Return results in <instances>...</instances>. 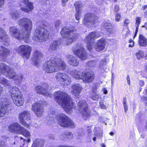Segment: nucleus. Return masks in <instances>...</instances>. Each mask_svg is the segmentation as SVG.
I'll use <instances>...</instances> for the list:
<instances>
[{"label":"nucleus","mask_w":147,"mask_h":147,"mask_svg":"<svg viewBox=\"0 0 147 147\" xmlns=\"http://www.w3.org/2000/svg\"><path fill=\"white\" fill-rule=\"evenodd\" d=\"M18 24L20 26L25 29L24 31L18 30L16 26H13L10 28V34L16 39H23L25 42H27L32 28V22L29 19L24 18L20 19Z\"/></svg>","instance_id":"obj_1"},{"label":"nucleus","mask_w":147,"mask_h":147,"mask_svg":"<svg viewBox=\"0 0 147 147\" xmlns=\"http://www.w3.org/2000/svg\"><path fill=\"white\" fill-rule=\"evenodd\" d=\"M57 102L67 113L70 112L75 107L74 103L68 94L64 92L58 91L54 95Z\"/></svg>","instance_id":"obj_2"},{"label":"nucleus","mask_w":147,"mask_h":147,"mask_svg":"<svg viewBox=\"0 0 147 147\" xmlns=\"http://www.w3.org/2000/svg\"><path fill=\"white\" fill-rule=\"evenodd\" d=\"M53 115L51 116L49 123L48 124H50V121H53L54 120V118L56 117L57 119L58 124L61 126L66 127L74 128L76 125L74 122L70 119L67 116L61 113H58L57 110L53 109L51 111L50 115Z\"/></svg>","instance_id":"obj_3"},{"label":"nucleus","mask_w":147,"mask_h":147,"mask_svg":"<svg viewBox=\"0 0 147 147\" xmlns=\"http://www.w3.org/2000/svg\"><path fill=\"white\" fill-rule=\"evenodd\" d=\"M77 30L74 26L68 24L63 27L60 32L61 36L67 39L66 40L68 45L72 43L77 38L78 34L76 32Z\"/></svg>","instance_id":"obj_4"},{"label":"nucleus","mask_w":147,"mask_h":147,"mask_svg":"<svg viewBox=\"0 0 147 147\" xmlns=\"http://www.w3.org/2000/svg\"><path fill=\"white\" fill-rule=\"evenodd\" d=\"M11 97L14 104L18 106L22 105L24 103V97L20 90L15 86H10L8 89Z\"/></svg>","instance_id":"obj_5"},{"label":"nucleus","mask_w":147,"mask_h":147,"mask_svg":"<svg viewBox=\"0 0 147 147\" xmlns=\"http://www.w3.org/2000/svg\"><path fill=\"white\" fill-rule=\"evenodd\" d=\"M47 27L44 24H41L37 26L34 36L38 40H45L48 38L49 33L47 30Z\"/></svg>","instance_id":"obj_6"},{"label":"nucleus","mask_w":147,"mask_h":147,"mask_svg":"<svg viewBox=\"0 0 147 147\" xmlns=\"http://www.w3.org/2000/svg\"><path fill=\"white\" fill-rule=\"evenodd\" d=\"M11 132L19 134H22L27 138L30 137V133L27 130L21 126L18 123H13L9 127Z\"/></svg>","instance_id":"obj_7"},{"label":"nucleus","mask_w":147,"mask_h":147,"mask_svg":"<svg viewBox=\"0 0 147 147\" xmlns=\"http://www.w3.org/2000/svg\"><path fill=\"white\" fill-rule=\"evenodd\" d=\"M80 111L82 117L85 120L89 118L90 115V111L88 109L86 101L82 100L78 103Z\"/></svg>","instance_id":"obj_8"},{"label":"nucleus","mask_w":147,"mask_h":147,"mask_svg":"<svg viewBox=\"0 0 147 147\" xmlns=\"http://www.w3.org/2000/svg\"><path fill=\"white\" fill-rule=\"evenodd\" d=\"M0 103V118L4 117L11 110V104L9 99L3 98Z\"/></svg>","instance_id":"obj_9"},{"label":"nucleus","mask_w":147,"mask_h":147,"mask_svg":"<svg viewBox=\"0 0 147 147\" xmlns=\"http://www.w3.org/2000/svg\"><path fill=\"white\" fill-rule=\"evenodd\" d=\"M98 20L95 15L90 13L85 14L83 20V24L88 28L97 23Z\"/></svg>","instance_id":"obj_10"},{"label":"nucleus","mask_w":147,"mask_h":147,"mask_svg":"<svg viewBox=\"0 0 147 147\" xmlns=\"http://www.w3.org/2000/svg\"><path fill=\"white\" fill-rule=\"evenodd\" d=\"M99 36L98 32H91L87 37L85 40L88 43L87 48L89 51H91L93 49L92 43H94V40Z\"/></svg>","instance_id":"obj_11"},{"label":"nucleus","mask_w":147,"mask_h":147,"mask_svg":"<svg viewBox=\"0 0 147 147\" xmlns=\"http://www.w3.org/2000/svg\"><path fill=\"white\" fill-rule=\"evenodd\" d=\"M56 63L55 61L50 60L45 63L43 65L44 71L47 73H51L57 71Z\"/></svg>","instance_id":"obj_12"},{"label":"nucleus","mask_w":147,"mask_h":147,"mask_svg":"<svg viewBox=\"0 0 147 147\" xmlns=\"http://www.w3.org/2000/svg\"><path fill=\"white\" fill-rule=\"evenodd\" d=\"M19 6L21 10L26 13L32 12L34 8L33 3L29 0H22Z\"/></svg>","instance_id":"obj_13"},{"label":"nucleus","mask_w":147,"mask_h":147,"mask_svg":"<svg viewBox=\"0 0 147 147\" xmlns=\"http://www.w3.org/2000/svg\"><path fill=\"white\" fill-rule=\"evenodd\" d=\"M55 77L57 81L64 86H67L71 82V79L65 73L59 72L57 73Z\"/></svg>","instance_id":"obj_14"},{"label":"nucleus","mask_w":147,"mask_h":147,"mask_svg":"<svg viewBox=\"0 0 147 147\" xmlns=\"http://www.w3.org/2000/svg\"><path fill=\"white\" fill-rule=\"evenodd\" d=\"M9 68L6 72V75L10 79L17 80L19 83H21L24 78L23 75H20L18 76L14 72L13 68H11L10 67H9Z\"/></svg>","instance_id":"obj_15"},{"label":"nucleus","mask_w":147,"mask_h":147,"mask_svg":"<svg viewBox=\"0 0 147 147\" xmlns=\"http://www.w3.org/2000/svg\"><path fill=\"white\" fill-rule=\"evenodd\" d=\"M19 120L20 123L25 127H28V125L27 124L24 119L29 120L30 119V114L28 111H25L21 112L19 114Z\"/></svg>","instance_id":"obj_16"},{"label":"nucleus","mask_w":147,"mask_h":147,"mask_svg":"<svg viewBox=\"0 0 147 147\" xmlns=\"http://www.w3.org/2000/svg\"><path fill=\"white\" fill-rule=\"evenodd\" d=\"M49 86L47 84H43L42 86L37 85L35 88V91L39 94H41L45 96L51 97L50 92L48 90Z\"/></svg>","instance_id":"obj_17"},{"label":"nucleus","mask_w":147,"mask_h":147,"mask_svg":"<svg viewBox=\"0 0 147 147\" xmlns=\"http://www.w3.org/2000/svg\"><path fill=\"white\" fill-rule=\"evenodd\" d=\"M16 50L18 54H22V55H30L32 48L28 45H22L20 46Z\"/></svg>","instance_id":"obj_18"},{"label":"nucleus","mask_w":147,"mask_h":147,"mask_svg":"<svg viewBox=\"0 0 147 147\" xmlns=\"http://www.w3.org/2000/svg\"><path fill=\"white\" fill-rule=\"evenodd\" d=\"M72 51L75 55H87L84 47L80 44H77L72 48Z\"/></svg>","instance_id":"obj_19"},{"label":"nucleus","mask_w":147,"mask_h":147,"mask_svg":"<svg viewBox=\"0 0 147 147\" xmlns=\"http://www.w3.org/2000/svg\"><path fill=\"white\" fill-rule=\"evenodd\" d=\"M0 38L1 41L6 46L9 45V40L4 30L0 27Z\"/></svg>","instance_id":"obj_20"},{"label":"nucleus","mask_w":147,"mask_h":147,"mask_svg":"<svg viewBox=\"0 0 147 147\" xmlns=\"http://www.w3.org/2000/svg\"><path fill=\"white\" fill-rule=\"evenodd\" d=\"M32 110L36 115L39 117L42 115L43 112L41 105L38 102L34 103L32 106Z\"/></svg>","instance_id":"obj_21"},{"label":"nucleus","mask_w":147,"mask_h":147,"mask_svg":"<svg viewBox=\"0 0 147 147\" xmlns=\"http://www.w3.org/2000/svg\"><path fill=\"white\" fill-rule=\"evenodd\" d=\"M83 74L82 79L84 82L86 83L92 82L94 77V74L92 71L84 73Z\"/></svg>","instance_id":"obj_22"},{"label":"nucleus","mask_w":147,"mask_h":147,"mask_svg":"<svg viewBox=\"0 0 147 147\" xmlns=\"http://www.w3.org/2000/svg\"><path fill=\"white\" fill-rule=\"evenodd\" d=\"M82 89V88L80 84L76 83L72 86L71 92L75 97L78 96Z\"/></svg>","instance_id":"obj_23"},{"label":"nucleus","mask_w":147,"mask_h":147,"mask_svg":"<svg viewBox=\"0 0 147 147\" xmlns=\"http://www.w3.org/2000/svg\"><path fill=\"white\" fill-rule=\"evenodd\" d=\"M105 40L104 38H101L99 40L95 45L96 50L99 52L103 50L105 48Z\"/></svg>","instance_id":"obj_24"},{"label":"nucleus","mask_w":147,"mask_h":147,"mask_svg":"<svg viewBox=\"0 0 147 147\" xmlns=\"http://www.w3.org/2000/svg\"><path fill=\"white\" fill-rule=\"evenodd\" d=\"M83 73L75 69L71 71L70 72L73 77L77 80L82 79Z\"/></svg>","instance_id":"obj_25"},{"label":"nucleus","mask_w":147,"mask_h":147,"mask_svg":"<svg viewBox=\"0 0 147 147\" xmlns=\"http://www.w3.org/2000/svg\"><path fill=\"white\" fill-rule=\"evenodd\" d=\"M56 63V67L57 68V70H63L66 69V65L62 60L60 59H58L57 61H55Z\"/></svg>","instance_id":"obj_26"},{"label":"nucleus","mask_w":147,"mask_h":147,"mask_svg":"<svg viewBox=\"0 0 147 147\" xmlns=\"http://www.w3.org/2000/svg\"><path fill=\"white\" fill-rule=\"evenodd\" d=\"M67 57V61L71 65L74 66H77L79 63V61L77 59L76 57L73 56H69Z\"/></svg>","instance_id":"obj_27"},{"label":"nucleus","mask_w":147,"mask_h":147,"mask_svg":"<svg viewBox=\"0 0 147 147\" xmlns=\"http://www.w3.org/2000/svg\"><path fill=\"white\" fill-rule=\"evenodd\" d=\"M61 44V41L59 40H56L53 41L50 46V50L54 51L57 49L59 46Z\"/></svg>","instance_id":"obj_28"},{"label":"nucleus","mask_w":147,"mask_h":147,"mask_svg":"<svg viewBox=\"0 0 147 147\" xmlns=\"http://www.w3.org/2000/svg\"><path fill=\"white\" fill-rule=\"evenodd\" d=\"M44 142L43 140L36 139L34 141L32 147H43Z\"/></svg>","instance_id":"obj_29"},{"label":"nucleus","mask_w":147,"mask_h":147,"mask_svg":"<svg viewBox=\"0 0 147 147\" xmlns=\"http://www.w3.org/2000/svg\"><path fill=\"white\" fill-rule=\"evenodd\" d=\"M138 42L140 46L146 47L147 46V39L142 34H140Z\"/></svg>","instance_id":"obj_30"},{"label":"nucleus","mask_w":147,"mask_h":147,"mask_svg":"<svg viewBox=\"0 0 147 147\" xmlns=\"http://www.w3.org/2000/svg\"><path fill=\"white\" fill-rule=\"evenodd\" d=\"M104 28L107 29V33L108 34H112L113 32L112 26L111 23L108 22L105 23L103 26Z\"/></svg>","instance_id":"obj_31"},{"label":"nucleus","mask_w":147,"mask_h":147,"mask_svg":"<svg viewBox=\"0 0 147 147\" xmlns=\"http://www.w3.org/2000/svg\"><path fill=\"white\" fill-rule=\"evenodd\" d=\"M41 56H33L32 60L35 66H38L41 62Z\"/></svg>","instance_id":"obj_32"},{"label":"nucleus","mask_w":147,"mask_h":147,"mask_svg":"<svg viewBox=\"0 0 147 147\" xmlns=\"http://www.w3.org/2000/svg\"><path fill=\"white\" fill-rule=\"evenodd\" d=\"M10 53L9 49L2 45L0 46V55H8Z\"/></svg>","instance_id":"obj_33"},{"label":"nucleus","mask_w":147,"mask_h":147,"mask_svg":"<svg viewBox=\"0 0 147 147\" xmlns=\"http://www.w3.org/2000/svg\"><path fill=\"white\" fill-rule=\"evenodd\" d=\"M0 66V75L1 74L6 75V72L7 70L9 69V66H7V65L3 63L1 64Z\"/></svg>","instance_id":"obj_34"},{"label":"nucleus","mask_w":147,"mask_h":147,"mask_svg":"<svg viewBox=\"0 0 147 147\" xmlns=\"http://www.w3.org/2000/svg\"><path fill=\"white\" fill-rule=\"evenodd\" d=\"M0 83L4 86H9L11 84L10 81L3 78H0Z\"/></svg>","instance_id":"obj_35"},{"label":"nucleus","mask_w":147,"mask_h":147,"mask_svg":"<svg viewBox=\"0 0 147 147\" xmlns=\"http://www.w3.org/2000/svg\"><path fill=\"white\" fill-rule=\"evenodd\" d=\"M20 10L13 11L11 13V15L13 18L16 19L20 17Z\"/></svg>","instance_id":"obj_36"},{"label":"nucleus","mask_w":147,"mask_h":147,"mask_svg":"<svg viewBox=\"0 0 147 147\" xmlns=\"http://www.w3.org/2000/svg\"><path fill=\"white\" fill-rule=\"evenodd\" d=\"M76 11H81L82 4L80 1L76 2L74 4Z\"/></svg>","instance_id":"obj_37"},{"label":"nucleus","mask_w":147,"mask_h":147,"mask_svg":"<svg viewBox=\"0 0 147 147\" xmlns=\"http://www.w3.org/2000/svg\"><path fill=\"white\" fill-rule=\"evenodd\" d=\"M94 130H95L94 134L96 137L100 138L102 136V133L100 129L98 128L96 129V128H95Z\"/></svg>","instance_id":"obj_38"},{"label":"nucleus","mask_w":147,"mask_h":147,"mask_svg":"<svg viewBox=\"0 0 147 147\" xmlns=\"http://www.w3.org/2000/svg\"><path fill=\"white\" fill-rule=\"evenodd\" d=\"M78 135L79 138H80V137L83 136L85 135V131L83 130L82 128L79 129L78 131Z\"/></svg>","instance_id":"obj_39"},{"label":"nucleus","mask_w":147,"mask_h":147,"mask_svg":"<svg viewBox=\"0 0 147 147\" xmlns=\"http://www.w3.org/2000/svg\"><path fill=\"white\" fill-rule=\"evenodd\" d=\"M96 64V62L95 61H90L88 62L87 64V66L90 67V68L91 69Z\"/></svg>","instance_id":"obj_40"},{"label":"nucleus","mask_w":147,"mask_h":147,"mask_svg":"<svg viewBox=\"0 0 147 147\" xmlns=\"http://www.w3.org/2000/svg\"><path fill=\"white\" fill-rule=\"evenodd\" d=\"M65 132L66 138L71 139L73 137V135L71 132L69 131H66Z\"/></svg>","instance_id":"obj_41"},{"label":"nucleus","mask_w":147,"mask_h":147,"mask_svg":"<svg viewBox=\"0 0 147 147\" xmlns=\"http://www.w3.org/2000/svg\"><path fill=\"white\" fill-rule=\"evenodd\" d=\"M141 18L140 17H137L136 19L135 26L136 28L139 29V26L141 22Z\"/></svg>","instance_id":"obj_42"},{"label":"nucleus","mask_w":147,"mask_h":147,"mask_svg":"<svg viewBox=\"0 0 147 147\" xmlns=\"http://www.w3.org/2000/svg\"><path fill=\"white\" fill-rule=\"evenodd\" d=\"M81 11L76 10V13L75 15V18L78 21H79L81 17Z\"/></svg>","instance_id":"obj_43"},{"label":"nucleus","mask_w":147,"mask_h":147,"mask_svg":"<svg viewBox=\"0 0 147 147\" xmlns=\"http://www.w3.org/2000/svg\"><path fill=\"white\" fill-rule=\"evenodd\" d=\"M108 61L109 60L108 59L107 57L105 59H102L101 60L100 64V67H101V65L103 66L106 65L107 62H108Z\"/></svg>","instance_id":"obj_44"},{"label":"nucleus","mask_w":147,"mask_h":147,"mask_svg":"<svg viewBox=\"0 0 147 147\" xmlns=\"http://www.w3.org/2000/svg\"><path fill=\"white\" fill-rule=\"evenodd\" d=\"M114 14L115 16V21L117 22H119L120 20L121 13H115Z\"/></svg>","instance_id":"obj_45"},{"label":"nucleus","mask_w":147,"mask_h":147,"mask_svg":"<svg viewBox=\"0 0 147 147\" xmlns=\"http://www.w3.org/2000/svg\"><path fill=\"white\" fill-rule=\"evenodd\" d=\"M99 95L95 93L92 97V98L94 100H97L99 98Z\"/></svg>","instance_id":"obj_46"},{"label":"nucleus","mask_w":147,"mask_h":147,"mask_svg":"<svg viewBox=\"0 0 147 147\" xmlns=\"http://www.w3.org/2000/svg\"><path fill=\"white\" fill-rule=\"evenodd\" d=\"M59 138L61 140H63L66 138L65 132H62L59 136Z\"/></svg>","instance_id":"obj_47"},{"label":"nucleus","mask_w":147,"mask_h":147,"mask_svg":"<svg viewBox=\"0 0 147 147\" xmlns=\"http://www.w3.org/2000/svg\"><path fill=\"white\" fill-rule=\"evenodd\" d=\"M119 10V5L117 4H116L115 5L114 9V13H118Z\"/></svg>","instance_id":"obj_48"},{"label":"nucleus","mask_w":147,"mask_h":147,"mask_svg":"<svg viewBox=\"0 0 147 147\" xmlns=\"http://www.w3.org/2000/svg\"><path fill=\"white\" fill-rule=\"evenodd\" d=\"M61 23V21L59 20H57L55 22V25L56 29L59 27Z\"/></svg>","instance_id":"obj_49"},{"label":"nucleus","mask_w":147,"mask_h":147,"mask_svg":"<svg viewBox=\"0 0 147 147\" xmlns=\"http://www.w3.org/2000/svg\"><path fill=\"white\" fill-rule=\"evenodd\" d=\"M0 147H7V145L6 142L1 141L0 142Z\"/></svg>","instance_id":"obj_50"},{"label":"nucleus","mask_w":147,"mask_h":147,"mask_svg":"<svg viewBox=\"0 0 147 147\" xmlns=\"http://www.w3.org/2000/svg\"><path fill=\"white\" fill-rule=\"evenodd\" d=\"M33 55H42V53L40 51L36 50L34 51Z\"/></svg>","instance_id":"obj_51"},{"label":"nucleus","mask_w":147,"mask_h":147,"mask_svg":"<svg viewBox=\"0 0 147 147\" xmlns=\"http://www.w3.org/2000/svg\"><path fill=\"white\" fill-rule=\"evenodd\" d=\"M129 43H132V44H130L129 45V47H133L134 44V41L132 39H130L129 40Z\"/></svg>","instance_id":"obj_52"},{"label":"nucleus","mask_w":147,"mask_h":147,"mask_svg":"<svg viewBox=\"0 0 147 147\" xmlns=\"http://www.w3.org/2000/svg\"><path fill=\"white\" fill-rule=\"evenodd\" d=\"M77 57L82 60H84L87 58L86 56H77Z\"/></svg>","instance_id":"obj_53"},{"label":"nucleus","mask_w":147,"mask_h":147,"mask_svg":"<svg viewBox=\"0 0 147 147\" xmlns=\"http://www.w3.org/2000/svg\"><path fill=\"white\" fill-rule=\"evenodd\" d=\"M96 3L98 5H101L103 2V0H95Z\"/></svg>","instance_id":"obj_54"},{"label":"nucleus","mask_w":147,"mask_h":147,"mask_svg":"<svg viewBox=\"0 0 147 147\" xmlns=\"http://www.w3.org/2000/svg\"><path fill=\"white\" fill-rule=\"evenodd\" d=\"M136 55H144V51H139L136 53Z\"/></svg>","instance_id":"obj_55"},{"label":"nucleus","mask_w":147,"mask_h":147,"mask_svg":"<svg viewBox=\"0 0 147 147\" xmlns=\"http://www.w3.org/2000/svg\"><path fill=\"white\" fill-rule=\"evenodd\" d=\"M100 106V108L102 109H105L106 108V107L104 104L103 102H100L99 103Z\"/></svg>","instance_id":"obj_56"},{"label":"nucleus","mask_w":147,"mask_h":147,"mask_svg":"<svg viewBox=\"0 0 147 147\" xmlns=\"http://www.w3.org/2000/svg\"><path fill=\"white\" fill-rule=\"evenodd\" d=\"M140 86L141 87L144 84V82L143 80H140L139 83Z\"/></svg>","instance_id":"obj_57"},{"label":"nucleus","mask_w":147,"mask_h":147,"mask_svg":"<svg viewBox=\"0 0 147 147\" xmlns=\"http://www.w3.org/2000/svg\"><path fill=\"white\" fill-rule=\"evenodd\" d=\"M124 109L125 110V112H126L128 111V107L127 104L124 105H123Z\"/></svg>","instance_id":"obj_58"},{"label":"nucleus","mask_w":147,"mask_h":147,"mask_svg":"<svg viewBox=\"0 0 147 147\" xmlns=\"http://www.w3.org/2000/svg\"><path fill=\"white\" fill-rule=\"evenodd\" d=\"M92 91L93 92H95L97 90V86L94 85V86H93L92 87Z\"/></svg>","instance_id":"obj_59"},{"label":"nucleus","mask_w":147,"mask_h":147,"mask_svg":"<svg viewBox=\"0 0 147 147\" xmlns=\"http://www.w3.org/2000/svg\"><path fill=\"white\" fill-rule=\"evenodd\" d=\"M129 23V21L128 19H126L124 21V24H125L127 25Z\"/></svg>","instance_id":"obj_60"},{"label":"nucleus","mask_w":147,"mask_h":147,"mask_svg":"<svg viewBox=\"0 0 147 147\" xmlns=\"http://www.w3.org/2000/svg\"><path fill=\"white\" fill-rule=\"evenodd\" d=\"M144 102L145 103V106H147V96L144 97Z\"/></svg>","instance_id":"obj_61"},{"label":"nucleus","mask_w":147,"mask_h":147,"mask_svg":"<svg viewBox=\"0 0 147 147\" xmlns=\"http://www.w3.org/2000/svg\"><path fill=\"white\" fill-rule=\"evenodd\" d=\"M3 91V87L0 85V95L2 94Z\"/></svg>","instance_id":"obj_62"},{"label":"nucleus","mask_w":147,"mask_h":147,"mask_svg":"<svg viewBox=\"0 0 147 147\" xmlns=\"http://www.w3.org/2000/svg\"><path fill=\"white\" fill-rule=\"evenodd\" d=\"M127 80L128 84L129 85L130 84V80L129 76H127Z\"/></svg>","instance_id":"obj_63"},{"label":"nucleus","mask_w":147,"mask_h":147,"mask_svg":"<svg viewBox=\"0 0 147 147\" xmlns=\"http://www.w3.org/2000/svg\"><path fill=\"white\" fill-rule=\"evenodd\" d=\"M5 0H0V7H1V6L3 4Z\"/></svg>","instance_id":"obj_64"}]
</instances>
